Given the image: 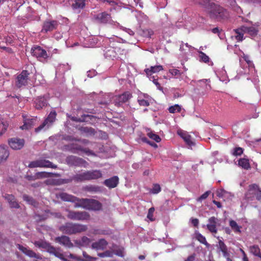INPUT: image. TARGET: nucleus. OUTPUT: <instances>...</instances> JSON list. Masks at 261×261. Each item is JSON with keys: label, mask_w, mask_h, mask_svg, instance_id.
Returning a JSON list of instances; mask_svg holds the SVG:
<instances>
[{"label": "nucleus", "mask_w": 261, "mask_h": 261, "mask_svg": "<svg viewBox=\"0 0 261 261\" xmlns=\"http://www.w3.org/2000/svg\"><path fill=\"white\" fill-rule=\"evenodd\" d=\"M59 229L63 233L71 235L85 231L87 229V226L86 225L67 222L60 226Z\"/></svg>", "instance_id": "obj_1"}, {"label": "nucleus", "mask_w": 261, "mask_h": 261, "mask_svg": "<svg viewBox=\"0 0 261 261\" xmlns=\"http://www.w3.org/2000/svg\"><path fill=\"white\" fill-rule=\"evenodd\" d=\"M35 246L45 249L47 252L51 254L54 255L57 257L64 261H67V259L64 257L63 254L62 253L60 248H55L51 246L49 243L43 241H38L34 243Z\"/></svg>", "instance_id": "obj_2"}, {"label": "nucleus", "mask_w": 261, "mask_h": 261, "mask_svg": "<svg viewBox=\"0 0 261 261\" xmlns=\"http://www.w3.org/2000/svg\"><path fill=\"white\" fill-rule=\"evenodd\" d=\"M75 207H83L89 210L99 211L102 208V204L97 200L88 198H81L79 202H76Z\"/></svg>", "instance_id": "obj_3"}, {"label": "nucleus", "mask_w": 261, "mask_h": 261, "mask_svg": "<svg viewBox=\"0 0 261 261\" xmlns=\"http://www.w3.org/2000/svg\"><path fill=\"white\" fill-rule=\"evenodd\" d=\"M209 15L211 18L216 19L219 21L227 19L229 17L228 12L216 4L215 7L211 10Z\"/></svg>", "instance_id": "obj_4"}, {"label": "nucleus", "mask_w": 261, "mask_h": 261, "mask_svg": "<svg viewBox=\"0 0 261 261\" xmlns=\"http://www.w3.org/2000/svg\"><path fill=\"white\" fill-rule=\"evenodd\" d=\"M245 197L248 200L252 201L255 198L257 200L260 201L261 200V189L256 184H251L248 186Z\"/></svg>", "instance_id": "obj_5"}, {"label": "nucleus", "mask_w": 261, "mask_h": 261, "mask_svg": "<svg viewBox=\"0 0 261 261\" xmlns=\"http://www.w3.org/2000/svg\"><path fill=\"white\" fill-rule=\"evenodd\" d=\"M28 167L30 168H50L52 169H57L58 166L49 160L45 159H40L31 162L28 165Z\"/></svg>", "instance_id": "obj_6"}, {"label": "nucleus", "mask_w": 261, "mask_h": 261, "mask_svg": "<svg viewBox=\"0 0 261 261\" xmlns=\"http://www.w3.org/2000/svg\"><path fill=\"white\" fill-rule=\"evenodd\" d=\"M93 20L95 22L100 24H112L113 22L111 14L106 11L94 15Z\"/></svg>", "instance_id": "obj_7"}, {"label": "nucleus", "mask_w": 261, "mask_h": 261, "mask_svg": "<svg viewBox=\"0 0 261 261\" xmlns=\"http://www.w3.org/2000/svg\"><path fill=\"white\" fill-rule=\"evenodd\" d=\"M65 161L67 164L70 166L86 167L88 164L82 158L74 155L68 156L66 158Z\"/></svg>", "instance_id": "obj_8"}, {"label": "nucleus", "mask_w": 261, "mask_h": 261, "mask_svg": "<svg viewBox=\"0 0 261 261\" xmlns=\"http://www.w3.org/2000/svg\"><path fill=\"white\" fill-rule=\"evenodd\" d=\"M30 72L27 70H23L21 73L17 75L15 81V85L20 88L23 86H25L28 84L29 80V76Z\"/></svg>", "instance_id": "obj_9"}, {"label": "nucleus", "mask_w": 261, "mask_h": 261, "mask_svg": "<svg viewBox=\"0 0 261 261\" xmlns=\"http://www.w3.org/2000/svg\"><path fill=\"white\" fill-rule=\"evenodd\" d=\"M57 116V113L55 111L50 112L47 117L44 120L43 122L38 127L36 128L35 131L36 133H39L44 127L48 128L55 121Z\"/></svg>", "instance_id": "obj_10"}, {"label": "nucleus", "mask_w": 261, "mask_h": 261, "mask_svg": "<svg viewBox=\"0 0 261 261\" xmlns=\"http://www.w3.org/2000/svg\"><path fill=\"white\" fill-rule=\"evenodd\" d=\"M68 218L73 220H87L90 219L89 214L86 212L68 211Z\"/></svg>", "instance_id": "obj_11"}, {"label": "nucleus", "mask_w": 261, "mask_h": 261, "mask_svg": "<svg viewBox=\"0 0 261 261\" xmlns=\"http://www.w3.org/2000/svg\"><path fill=\"white\" fill-rule=\"evenodd\" d=\"M32 55L41 62L45 61L48 57L46 51L39 46H34L31 49Z\"/></svg>", "instance_id": "obj_12"}, {"label": "nucleus", "mask_w": 261, "mask_h": 261, "mask_svg": "<svg viewBox=\"0 0 261 261\" xmlns=\"http://www.w3.org/2000/svg\"><path fill=\"white\" fill-rule=\"evenodd\" d=\"M59 25V22L57 20H46L43 22L42 33H47L48 32H52L57 29Z\"/></svg>", "instance_id": "obj_13"}, {"label": "nucleus", "mask_w": 261, "mask_h": 261, "mask_svg": "<svg viewBox=\"0 0 261 261\" xmlns=\"http://www.w3.org/2000/svg\"><path fill=\"white\" fill-rule=\"evenodd\" d=\"M132 97V94L129 91H126L122 94L116 95L114 98L115 105L120 106L128 101Z\"/></svg>", "instance_id": "obj_14"}, {"label": "nucleus", "mask_w": 261, "mask_h": 261, "mask_svg": "<svg viewBox=\"0 0 261 261\" xmlns=\"http://www.w3.org/2000/svg\"><path fill=\"white\" fill-rule=\"evenodd\" d=\"M8 144L12 149L14 150H19L24 146V140L23 139L12 138L9 139Z\"/></svg>", "instance_id": "obj_15"}, {"label": "nucleus", "mask_w": 261, "mask_h": 261, "mask_svg": "<svg viewBox=\"0 0 261 261\" xmlns=\"http://www.w3.org/2000/svg\"><path fill=\"white\" fill-rule=\"evenodd\" d=\"M17 248L19 250L23 252L24 254L30 257L35 258L37 259H41L42 257L39 254L36 253L32 250L25 247L21 245L17 244Z\"/></svg>", "instance_id": "obj_16"}, {"label": "nucleus", "mask_w": 261, "mask_h": 261, "mask_svg": "<svg viewBox=\"0 0 261 261\" xmlns=\"http://www.w3.org/2000/svg\"><path fill=\"white\" fill-rule=\"evenodd\" d=\"M195 3L204 8L209 14L211 10L215 7V3L212 0H192Z\"/></svg>", "instance_id": "obj_17"}, {"label": "nucleus", "mask_w": 261, "mask_h": 261, "mask_svg": "<svg viewBox=\"0 0 261 261\" xmlns=\"http://www.w3.org/2000/svg\"><path fill=\"white\" fill-rule=\"evenodd\" d=\"M195 3L204 8L209 14L211 10L215 7V3L212 0H192Z\"/></svg>", "instance_id": "obj_18"}, {"label": "nucleus", "mask_w": 261, "mask_h": 261, "mask_svg": "<svg viewBox=\"0 0 261 261\" xmlns=\"http://www.w3.org/2000/svg\"><path fill=\"white\" fill-rule=\"evenodd\" d=\"M55 240L56 242H57L60 244L68 248H71L73 246V244L70 240V238L66 236H62L61 237H56Z\"/></svg>", "instance_id": "obj_19"}, {"label": "nucleus", "mask_w": 261, "mask_h": 261, "mask_svg": "<svg viewBox=\"0 0 261 261\" xmlns=\"http://www.w3.org/2000/svg\"><path fill=\"white\" fill-rule=\"evenodd\" d=\"M177 134L182 138L188 146L191 147L195 145L194 142L192 141L191 136L187 132L179 130L177 131Z\"/></svg>", "instance_id": "obj_20"}, {"label": "nucleus", "mask_w": 261, "mask_h": 261, "mask_svg": "<svg viewBox=\"0 0 261 261\" xmlns=\"http://www.w3.org/2000/svg\"><path fill=\"white\" fill-rule=\"evenodd\" d=\"M119 177L117 176H114L110 178L106 179L103 184L109 189L116 187L119 184Z\"/></svg>", "instance_id": "obj_21"}, {"label": "nucleus", "mask_w": 261, "mask_h": 261, "mask_svg": "<svg viewBox=\"0 0 261 261\" xmlns=\"http://www.w3.org/2000/svg\"><path fill=\"white\" fill-rule=\"evenodd\" d=\"M70 180H73L76 182L89 181L88 171H86L83 173L74 175L71 177Z\"/></svg>", "instance_id": "obj_22"}, {"label": "nucleus", "mask_w": 261, "mask_h": 261, "mask_svg": "<svg viewBox=\"0 0 261 261\" xmlns=\"http://www.w3.org/2000/svg\"><path fill=\"white\" fill-rule=\"evenodd\" d=\"M59 197L63 201L74 202L75 203V205L76 202H79V200L81 199L80 198L69 195L66 193H60L59 194Z\"/></svg>", "instance_id": "obj_23"}, {"label": "nucleus", "mask_w": 261, "mask_h": 261, "mask_svg": "<svg viewBox=\"0 0 261 261\" xmlns=\"http://www.w3.org/2000/svg\"><path fill=\"white\" fill-rule=\"evenodd\" d=\"M3 197L6 200H7L11 208H19L20 206L18 202L16 201L14 195L12 194H5Z\"/></svg>", "instance_id": "obj_24"}, {"label": "nucleus", "mask_w": 261, "mask_h": 261, "mask_svg": "<svg viewBox=\"0 0 261 261\" xmlns=\"http://www.w3.org/2000/svg\"><path fill=\"white\" fill-rule=\"evenodd\" d=\"M217 220V219L214 216L211 217L208 219V223L207 224L206 227L210 232L212 233H217V229L216 228V224Z\"/></svg>", "instance_id": "obj_25"}, {"label": "nucleus", "mask_w": 261, "mask_h": 261, "mask_svg": "<svg viewBox=\"0 0 261 261\" xmlns=\"http://www.w3.org/2000/svg\"><path fill=\"white\" fill-rule=\"evenodd\" d=\"M35 108L41 110L47 105V101L44 97H38L35 100Z\"/></svg>", "instance_id": "obj_26"}, {"label": "nucleus", "mask_w": 261, "mask_h": 261, "mask_svg": "<svg viewBox=\"0 0 261 261\" xmlns=\"http://www.w3.org/2000/svg\"><path fill=\"white\" fill-rule=\"evenodd\" d=\"M89 181L96 180L102 177L101 171L99 170H88Z\"/></svg>", "instance_id": "obj_27"}, {"label": "nucleus", "mask_w": 261, "mask_h": 261, "mask_svg": "<svg viewBox=\"0 0 261 261\" xmlns=\"http://www.w3.org/2000/svg\"><path fill=\"white\" fill-rule=\"evenodd\" d=\"M108 245V242L103 239L99 240L98 241L92 244V248L96 250H104Z\"/></svg>", "instance_id": "obj_28"}, {"label": "nucleus", "mask_w": 261, "mask_h": 261, "mask_svg": "<svg viewBox=\"0 0 261 261\" xmlns=\"http://www.w3.org/2000/svg\"><path fill=\"white\" fill-rule=\"evenodd\" d=\"M163 70V66L162 65H155L151 66L149 68H146L144 70L145 72L148 76H151L153 73H158L160 71Z\"/></svg>", "instance_id": "obj_29"}, {"label": "nucleus", "mask_w": 261, "mask_h": 261, "mask_svg": "<svg viewBox=\"0 0 261 261\" xmlns=\"http://www.w3.org/2000/svg\"><path fill=\"white\" fill-rule=\"evenodd\" d=\"M35 121L36 119L35 118L24 119L23 124L20 126V128L22 129H29L34 125Z\"/></svg>", "instance_id": "obj_30"}, {"label": "nucleus", "mask_w": 261, "mask_h": 261, "mask_svg": "<svg viewBox=\"0 0 261 261\" xmlns=\"http://www.w3.org/2000/svg\"><path fill=\"white\" fill-rule=\"evenodd\" d=\"M9 156V151L8 149L2 146H0V161H5Z\"/></svg>", "instance_id": "obj_31"}, {"label": "nucleus", "mask_w": 261, "mask_h": 261, "mask_svg": "<svg viewBox=\"0 0 261 261\" xmlns=\"http://www.w3.org/2000/svg\"><path fill=\"white\" fill-rule=\"evenodd\" d=\"M218 239H219L218 246L220 250L222 252L224 257H227L229 255V253L226 245L219 239V237H218Z\"/></svg>", "instance_id": "obj_32"}, {"label": "nucleus", "mask_w": 261, "mask_h": 261, "mask_svg": "<svg viewBox=\"0 0 261 261\" xmlns=\"http://www.w3.org/2000/svg\"><path fill=\"white\" fill-rule=\"evenodd\" d=\"M54 174L52 172H47L45 171L38 172L35 173V177L37 179H43L48 177H51L54 176Z\"/></svg>", "instance_id": "obj_33"}, {"label": "nucleus", "mask_w": 261, "mask_h": 261, "mask_svg": "<svg viewBox=\"0 0 261 261\" xmlns=\"http://www.w3.org/2000/svg\"><path fill=\"white\" fill-rule=\"evenodd\" d=\"M242 30L245 33H248L252 36H255L257 35L258 31L253 27H245L242 26Z\"/></svg>", "instance_id": "obj_34"}, {"label": "nucleus", "mask_w": 261, "mask_h": 261, "mask_svg": "<svg viewBox=\"0 0 261 261\" xmlns=\"http://www.w3.org/2000/svg\"><path fill=\"white\" fill-rule=\"evenodd\" d=\"M85 190L91 193H99L102 192L100 187L95 185H89L85 187Z\"/></svg>", "instance_id": "obj_35"}, {"label": "nucleus", "mask_w": 261, "mask_h": 261, "mask_svg": "<svg viewBox=\"0 0 261 261\" xmlns=\"http://www.w3.org/2000/svg\"><path fill=\"white\" fill-rule=\"evenodd\" d=\"M249 250L254 255L257 256L261 259L260 250L258 245H254L250 246Z\"/></svg>", "instance_id": "obj_36"}, {"label": "nucleus", "mask_w": 261, "mask_h": 261, "mask_svg": "<svg viewBox=\"0 0 261 261\" xmlns=\"http://www.w3.org/2000/svg\"><path fill=\"white\" fill-rule=\"evenodd\" d=\"M238 165L246 170H248L250 168L249 160L245 158L240 159L238 161Z\"/></svg>", "instance_id": "obj_37"}, {"label": "nucleus", "mask_w": 261, "mask_h": 261, "mask_svg": "<svg viewBox=\"0 0 261 261\" xmlns=\"http://www.w3.org/2000/svg\"><path fill=\"white\" fill-rule=\"evenodd\" d=\"M85 6V0H75L72 4L73 9H82Z\"/></svg>", "instance_id": "obj_38"}, {"label": "nucleus", "mask_w": 261, "mask_h": 261, "mask_svg": "<svg viewBox=\"0 0 261 261\" xmlns=\"http://www.w3.org/2000/svg\"><path fill=\"white\" fill-rule=\"evenodd\" d=\"M22 198L24 201L27 202L29 204L33 205L34 207H37L38 205V203L33 197L28 195H23Z\"/></svg>", "instance_id": "obj_39"}, {"label": "nucleus", "mask_w": 261, "mask_h": 261, "mask_svg": "<svg viewBox=\"0 0 261 261\" xmlns=\"http://www.w3.org/2000/svg\"><path fill=\"white\" fill-rule=\"evenodd\" d=\"M73 150H74L75 152H76V151L79 150L84 152L86 153L89 154L91 153L92 152V151L89 149L87 148H84L82 147L81 145H78L77 144L73 143Z\"/></svg>", "instance_id": "obj_40"}, {"label": "nucleus", "mask_w": 261, "mask_h": 261, "mask_svg": "<svg viewBox=\"0 0 261 261\" xmlns=\"http://www.w3.org/2000/svg\"><path fill=\"white\" fill-rule=\"evenodd\" d=\"M9 126L8 122L6 120L0 122V137L5 133Z\"/></svg>", "instance_id": "obj_41"}, {"label": "nucleus", "mask_w": 261, "mask_h": 261, "mask_svg": "<svg viewBox=\"0 0 261 261\" xmlns=\"http://www.w3.org/2000/svg\"><path fill=\"white\" fill-rule=\"evenodd\" d=\"M236 34H237L236 36V39L238 41H241L243 40V36H244V31L242 30V27L241 28L237 29L234 30Z\"/></svg>", "instance_id": "obj_42"}, {"label": "nucleus", "mask_w": 261, "mask_h": 261, "mask_svg": "<svg viewBox=\"0 0 261 261\" xmlns=\"http://www.w3.org/2000/svg\"><path fill=\"white\" fill-rule=\"evenodd\" d=\"M80 130L86 134H87L88 135H94L96 132L94 128L92 127H82L80 128Z\"/></svg>", "instance_id": "obj_43"}, {"label": "nucleus", "mask_w": 261, "mask_h": 261, "mask_svg": "<svg viewBox=\"0 0 261 261\" xmlns=\"http://www.w3.org/2000/svg\"><path fill=\"white\" fill-rule=\"evenodd\" d=\"M229 225L232 228V229L235 232H241V227L238 225L237 222L233 220H231L229 221Z\"/></svg>", "instance_id": "obj_44"}, {"label": "nucleus", "mask_w": 261, "mask_h": 261, "mask_svg": "<svg viewBox=\"0 0 261 261\" xmlns=\"http://www.w3.org/2000/svg\"><path fill=\"white\" fill-rule=\"evenodd\" d=\"M147 136L153 140H154L156 142L159 143L161 141V139L160 136L152 132L147 133Z\"/></svg>", "instance_id": "obj_45"}, {"label": "nucleus", "mask_w": 261, "mask_h": 261, "mask_svg": "<svg viewBox=\"0 0 261 261\" xmlns=\"http://www.w3.org/2000/svg\"><path fill=\"white\" fill-rule=\"evenodd\" d=\"M168 111L170 113L180 112L181 111V107L178 105H175L174 106H170L168 109Z\"/></svg>", "instance_id": "obj_46"}, {"label": "nucleus", "mask_w": 261, "mask_h": 261, "mask_svg": "<svg viewBox=\"0 0 261 261\" xmlns=\"http://www.w3.org/2000/svg\"><path fill=\"white\" fill-rule=\"evenodd\" d=\"M199 54L200 61H202L205 63L209 62L210 58L208 56H207L205 53L201 51H199Z\"/></svg>", "instance_id": "obj_47"}, {"label": "nucleus", "mask_w": 261, "mask_h": 261, "mask_svg": "<svg viewBox=\"0 0 261 261\" xmlns=\"http://www.w3.org/2000/svg\"><path fill=\"white\" fill-rule=\"evenodd\" d=\"M161 191V188L160 186V185L158 184H154L153 185V187L152 189L151 190L150 192L151 193L154 194H156L160 192Z\"/></svg>", "instance_id": "obj_48"}, {"label": "nucleus", "mask_w": 261, "mask_h": 261, "mask_svg": "<svg viewBox=\"0 0 261 261\" xmlns=\"http://www.w3.org/2000/svg\"><path fill=\"white\" fill-rule=\"evenodd\" d=\"M243 149L240 147H235L232 152V154L234 156H239L243 154Z\"/></svg>", "instance_id": "obj_49"}, {"label": "nucleus", "mask_w": 261, "mask_h": 261, "mask_svg": "<svg viewBox=\"0 0 261 261\" xmlns=\"http://www.w3.org/2000/svg\"><path fill=\"white\" fill-rule=\"evenodd\" d=\"M154 208L153 207H150L147 214V217L151 221H153L154 220L153 218V213L154 212Z\"/></svg>", "instance_id": "obj_50"}, {"label": "nucleus", "mask_w": 261, "mask_h": 261, "mask_svg": "<svg viewBox=\"0 0 261 261\" xmlns=\"http://www.w3.org/2000/svg\"><path fill=\"white\" fill-rule=\"evenodd\" d=\"M196 238L198 241H199L201 243L203 244L204 245H208V244L206 242L205 238L201 234L198 233L197 234Z\"/></svg>", "instance_id": "obj_51"}, {"label": "nucleus", "mask_w": 261, "mask_h": 261, "mask_svg": "<svg viewBox=\"0 0 261 261\" xmlns=\"http://www.w3.org/2000/svg\"><path fill=\"white\" fill-rule=\"evenodd\" d=\"M211 192L210 191H207L204 193H203L202 195H201L197 199V201H202L203 200H204L207 198V197L210 195Z\"/></svg>", "instance_id": "obj_52"}, {"label": "nucleus", "mask_w": 261, "mask_h": 261, "mask_svg": "<svg viewBox=\"0 0 261 261\" xmlns=\"http://www.w3.org/2000/svg\"><path fill=\"white\" fill-rule=\"evenodd\" d=\"M105 54L106 57L112 58L115 57V53L114 51L113 48L108 49L107 51H106Z\"/></svg>", "instance_id": "obj_53"}, {"label": "nucleus", "mask_w": 261, "mask_h": 261, "mask_svg": "<svg viewBox=\"0 0 261 261\" xmlns=\"http://www.w3.org/2000/svg\"><path fill=\"white\" fill-rule=\"evenodd\" d=\"M138 102L141 106L148 107L150 105L149 102L147 100L144 99L139 98L138 99Z\"/></svg>", "instance_id": "obj_54"}, {"label": "nucleus", "mask_w": 261, "mask_h": 261, "mask_svg": "<svg viewBox=\"0 0 261 261\" xmlns=\"http://www.w3.org/2000/svg\"><path fill=\"white\" fill-rule=\"evenodd\" d=\"M98 256L100 257H111L112 256V253L111 251L107 250L104 252L99 253L98 254Z\"/></svg>", "instance_id": "obj_55"}, {"label": "nucleus", "mask_w": 261, "mask_h": 261, "mask_svg": "<svg viewBox=\"0 0 261 261\" xmlns=\"http://www.w3.org/2000/svg\"><path fill=\"white\" fill-rule=\"evenodd\" d=\"M169 72L170 74H171L173 76H179L181 73L179 70L175 68L170 69Z\"/></svg>", "instance_id": "obj_56"}, {"label": "nucleus", "mask_w": 261, "mask_h": 261, "mask_svg": "<svg viewBox=\"0 0 261 261\" xmlns=\"http://www.w3.org/2000/svg\"><path fill=\"white\" fill-rule=\"evenodd\" d=\"M81 244L83 246L87 245L90 242V240L87 237H83L81 239Z\"/></svg>", "instance_id": "obj_57"}, {"label": "nucleus", "mask_w": 261, "mask_h": 261, "mask_svg": "<svg viewBox=\"0 0 261 261\" xmlns=\"http://www.w3.org/2000/svg\"><path fill=\"white\" fill-rule=\"evenodd\" d=\"M73 143L68 144V145H65L64 146V148L65 150L69 151L72 153H75L76 152H75L74 150H73Z\"/></svg>", "instance_id": "obj_58"}, {"label": "nucleus", "mask_w": 261, "mask_h": 261, "mask_svg": "<svg viewBox=\"0 0 261 261\" xmlns=\"http://www.w3.org/2000/svg\"><path fill=\"white\" fill-rule=\"evenodd\" d=\"M162 25L164 29H165L167 28H171L172 26V24L171 22H170V21L168 20V19H167L165 21V22H162Z\"/></svg>", "instance_id": "obj_59"}, {"label": "nucleus", "mask_w": 261, "mask_h": 261, "mask_svg": "<svg viewBox=\"0 0 261 261\" xmlns=\"http://www.w3.org/2000/svg\"><path fill=\"white\" fill-rule=\"evenodd\" d=\"M142 140L143 142L150 144L151 146H153L154 147H157L158 146L156 144L150 142L148 140V139L146 138H143Z\"/></svg>", "instance_id": "obj_60"}, {"label": "nucleus", "mask_w": 261, "mask_h": 261, "mask_svg": "<svg viewBox=\"0 0 261 261\" xmlns=\"http://www.w3.org/2000/svg\"><path fill=\"white\" fill-rule=\"evenodd\" d=\"M115 254L119 256L123 257L124 256L123 249L121 248V249H118L116 250V252H115Z\"/></svg>", "instance_id": "obj_61"}, {"label": "nucleus", "mask_w": 261, "mask_h": 261, "mask_svg": "<svg viewBox=\"0 0 261 261\" xmlns=\"http://www.w3.org/2000/svg\"><path fill=\"white\" fill-rule=\"evenodd\" d=\"M83 256L88 261H92L93 259H96V258L91 257L88 254H87V253L85 252H83Z\"/></svg>", "instance_id": "obj_62"}, {"label": "nucleus", "mask_w": 261, "mask_h": 261, "mask_svg": "<svg viewBox=\"0 0 261 261\" xmlns=\"http://www.w3.org/2000/svg\"><path fill=\"white\" fill-rule=\"evenodd\" d=\"M191 223L194 226L197 227L199 223V220L197 218H193L191 220Z\"/></svg>", "instance_id": "obj_63"}, {"label": "nucleus", "mask_w": 261, "mask_h": 261, "mask_svg": "<svg viewBox=\"0 0 261 261\" xmlns=\"http://www.w3.org/2000/svg\"><path fill=\"white\" fill-rule=\"evenodd\" d=\"M195 259V254H192L188 257L187 259L185 261H194Z\"/></svg>", "instance_id": "obj_64"}]
</instances>
